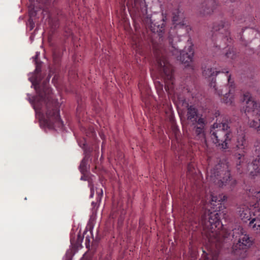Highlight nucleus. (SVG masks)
Masks as SVG:
<instances>
[{
  "label": "nucleus",
  "instance_id": "23",
  "mask_svg": "<svg viewBox=\"0 0 260 260\" xmlns=\"http://www.w3.org/2000/svg\"><path fill=\"white\" fill-rule=\"evenodd\" d=\"M249 125L250 127H253L257 129V131H260V119L258 120L253 119L249 121Z\"/></svg>",
  "mask_w": 260,
  "mask_h": 260
},
{
  "label": "nucleus",
  "instance_id": "8",
  "mask_svg": "<svg viewBox=\"0 0 260 260\" xmlns=\"http://www.w3.org/2000/svg\"><path fill=\"white\" fill-rule=\"evenodd\" d=\"M172 21L175 29L182 28L185 30V32H187L188 30H191L189 23L185 17L183 11L179 8H175L173 10Z\"/></svg>",
  "mask_w": 260,
  "mask_h": 260
},
{
  "label": "nucleus",
  "instance_id": "49",
  "mask_svg": "<svg viewBox=\"0 0 260 260\" xmlns=\"http://www.w3.org/2000/svg\"><path fill=\"white\" fill-rule=\"evenodd\" d=\"M83 146L84 147V146H85L86 144H85V143H84V144H83Z\"/></svg>",
  "mask_w": 260,
  "mask_h": 260
},
{
  "label": "nucleus",
  "instance_id": "27",
  "mask_svg": "<svg viewBox=\"0 0 260 260\" xmlns=\"http://www.w3.org/2000/svg\"><path fill=\"white\" fill-rule=\"evenodd\" d=\"M91 150L90 148L86 147L84 149V157L83 158L89 159L90 157Z\"/></svg>",
  "mask_w": 260,
  "mask_h": 260
},
{
  "label": "nucleus",
  "instance_id": "31",
  "mask_svg": "<svg viewBox=\"0 0 260 260\" xmlns=\"http://www.w3.org/2000/svg\"><path fill=\"white\" fill-rule=\"evenodd\" d=\"M254 208H257V211H260V199L254 205Z\"/></svg>",
  "mask_w": 260,
  "mask_h": 260
},
{
  "label": "nucleus",
  "instance_id": "26",
  "mask_svg": "<svg viewBox=\"0 0 260 260\" xmlns=\"http://www.w3.org/2000/svg\"><path fill=\"white\" fill-rule=\"evenodd\" d=\"M253 221H250L249 222V226L252 229L253 231H254L256 233H260V225H254Z\"/></svg>",
  "mask_w": 260,
  "mask_h": 260
},
{
  "label": "nucleus",
  "instance_id": "25",
  "mask_svg": "<svg viewBox=\"0 0 260 260\" xmlns=\"http://www.w3.org/2000/svg\"><path fill=\"white\" fill-rule=\"evenodd\" d=\"M225 55L227 58L232 59H235L236 57L235 51H234L233 48H230L229 50L225 53Z\"/></svg>",
  "mask_w": 260,
  "mask_h": 260
},
{
  "label": "nucleus",
  "instance_id": "38",
  "mask_svg": "<svg viewBox=\"0 0 260 260\" xmlns=\"http://www.w3.org/2000/svg\"><path fill=\"white\" fill-rule=\"evenodd\" d=\"M93 195H94V191H93V190L92 188H91L90 189V198H92L93 197Z\"/></svg>",
  "mask_w": 260,
  "mask_h": 260
},
{
  "label": "nucleus",
  "instance_id": "28",
  "mask_svg": "<svg viewBox=\"0 0 260 260\" xmlns=\"http://www.w3.org/2000/svg\"><path fill=\"white\" fill-rule=\"evenodd\" d=\"M177 31V34L179 36H184L188 34L190 30H188L187 32H185V30L182 28L175 29Z\"/></svg>",
  "mask_w": 260,
  "mask_h": 260
},
{
  "label": "nucleus",
  "instance_id": "32",
  "mask_svg": "<svg viewBox=\"0 0 260 260\" xmlns=\"http://www.w3.org/2000/svg\"><path fill=\"white\" fill-rule=\"evenodd\" d=\"M90 243V239L89 236H86L85 238V245L86 247H88L89 246Z\"/></svg>",
  "mask_w": 260,
  "mask_h": 260
},
{
  "label": "nucleus",
  "instance_id": "16",
  "mask_svg": "<svg viewBox=\"0 0 260 260\" xmlns=\"http://www.w3.org/2000/svg\"><path fill=\"white\" fill-rule=\"evenodd\" d=\"M237 147L239 149L243 150L247 146V143L245 139V133L242 130L238 131Z\"/></svg>",
  "mask_w": 260,
  "mask_h": 260
},
{
  "label": "nucleus",
  "instance_id": "21",
  "mask_svg": "<svg viewBox=\"0 0 260 260\" xmlns=\"http://www.w3.org/2000/svg\"><path fill=\"white\" fill-rule=\"evenodd\" d=\"M88 160L89 159L83 158L80 162L79 169L82 174H85V173L87 171V163Z\"/></svg>",
  "mask_w": 260,
  "mask_h": 260
},
{
  "label": "nucleus",
  "instance_id": "24",
  "mask_svg": "<svg viewBox=\"0 0 260 260\" xmlns=\"http://www.w3.org/2000/svg\"><path fill=\"white\" fill-rule=\"evenodd\" d=\"M254 154L257 158L260 157V140H256L254 143Z\"/></svg>",
  "mask_w": 260,
  "mask_h": 260
},
{
  "label": "nucleus",
  "instance_id": "2",
  "mask_svg": "<svg viewBox=\"0 0 260 260\" xmlns=\"http://www.w3.org/2000/svg\"><path fill=\"white\" fill-rule=\"evenodd\" d=\"M231 119L227 116L223 117L220 123H215L213 125L214 129L211 130V140L217 146L222 149L228 148V143L232 138V133L229 124Z\"/></svg>",
  "mask_w": 260,
  "mask_h": 260
},
{
  "label": "nucleus",
  "instance_id": "29",
  "mask_svg": "<svg viewBox=\"0 0 260 260\" xmlns=\"http://www.w3.org/2000/svg\"><path fill=\"white\" fill-rule=\"evenodd\" d=\"M250 221H253L254 225H260V215L258 217L253 218Z\"/></svg>",
  "mask_w": 260,
  "mask_h": 260
},
{
  "label": "nucleus",
  "instance_id": "12",
  "mask_svg": "<svg viewBox=\"0 0 260 260\" xmlns=\"http://www.w3.org/2000/svg\"><path fill=\"white\" fill-rule=\"evenodd\" d=\"M186 117L188 125L197 123L200 118H204L200 114L198 109L196 106L186 103Z\"/></svg>",
  "mask_w": 260,
  "mask_h": 260
},
{
  "label": "nucleus",
  "instance_id": "30",
  "mask_svg": "<svg viewBox=\"0 0 260 260\" xmlns=\"http://www.w3.org/2000/svg\"><path fill=\"white\" fill-rule=\"evenodd\" d=\"M83 240V236H81L80 234H78L77 236V239L76 241V243L77 245L80 244Z\"/></svg>",
  "mask_w": 260,
  "mask_h": 260
},
{
  "label": "nucleus",
  "instance_id": "35",
  "mask_svg": "<svg viewBox=\"0 0 260 260\" xmlns=\"http://www.w3.org/2000/svg\"><path fill=\"white\" fill-rule=\"evenodd\" d=\"M213 80H214V79H213V78H212V81H211V83H210V85H211V87H212V86H213V88H215V90H216V88H215V82H213Z\"/></svg>",
  "mask_w": 260,
  "mask_h": 260
},
{
  "label": "nucleus",
  "instance_id": "44",
  "mask_svg": "<svg viewBox=\"0 0 260 260\" xmlns=\"http://www.w3.org/2000/svg\"><path fill=\"white\" fill-rule=\"evenodd\" d=\"M238 19L239 20H240V21H242V18H238Z\"/></svg>",
  "mask_w": 260,
  "mask_h": 260
},
{
  "label": "nucleus",
  "instance_id": "17",
  "mask_svg": "<svg viewBox=\"0 0 260 260\" xmlns=\"http://www.w3.org/2000/svg\"><path fill=\"white\" fill-rule=\"evenodd\" d=\"M222 199H219L217 197H212L210 203V206L212 211L210 212H218L220 211L222 208L221 206Z\"/></svg>",
  "mask_w": 260,
  "mask_h": 260
},
{
  "label": "nucleus",
  "instance_id": "51",
  "mask_svg": "<svg viewBox=\"0 0 260 260\" xmlns=\"http://www.w3.org/2000/svg\"><path fill=\"white\" fill-rule=\"evenodd\" d=\"M258 53H259V56H260V52H259Z\"/></svg>",
  "mask_w": 260,
  "mask_h": 260
},
{
  "label": "nucleus",
  "instance_id": "34",
  "mask_svg": "<svg viewBox=\"0 0 260 260\" xmlns=\"http://www.w3.org/2000/svg\"><path fill=\"white\" fill-rule=\"evenodd\" d=\"M63 260H72V257L71 254H66V256L63 258Z\"/></svg>",
  "mask_w": 260,
  "mask_h": 260
},
{
  "label": "nucleus",
  "instance_id": "45",
  "mask_svg": "<svg viewBox=\"0 0 260 260\" xmlns=\"http://www.w3.org/2000/svg\"><path fill=\"white\" fill-rule=\"evenodd\" d=\"M91 204L92 205H94L95 204V203L94 202H92Z\"/></svg>",
  "mask_w": 260,
  "mask_h": 260
},
{
  "label": "nucleus",
  "instance_id": "4",
  "mask_svg": "<svg viewBox=\"0 0 260 260\" xmlns=\"http://www.w3.org/2000/svg\"><path fill=\"white\" fill-rule=\"evenodd\" d=\"M231 240L234 239V243L233 246V250L236 254H239V250H243L244 251V255L242 257H244L246 255L245 254L247 249L250 248L253 243V239L252 237H250L249 235L244 234L239 230L235 229L232 230L228 235L226 236L225 238Z\"/></svg>",
  "mask_w": 260,
  "mask_h": 260
},
{
  "label": "nucleus",
  "instance_id": "5",
  "mask_svg": "<svg viewBox=\"0 0 260 260\" xmlns=\"http://www.w3.org/2000/svg\"><path fill=\"white\" fill-rule=\"evenodd\" d=\"M207 175L211 181L219 187H223L229 184L234 186L236 184V180L231 178L230 171L219 164L211 169L210 172L208 171Z\"/></svg>",
  "mask_w": 260,
  "mask_h": 260
},
{
  "label": "nucleus",
  "instance_id": "13",
  "mask_svg": "<svg viewBox=\"0 0 260 260\" xmlns=\"http://www.w3.org/2000/svg\"><path fill=\"white\" fill-rule=\"evenodd\" d=\"M244 112L248 118L260 115V104L249 99L246 102Z\"/></svg>",
  "mask_w": 260,
  "mask_h": 260
},
{
  "label": "nucleus",
  "instance_id": "7",
  "mask_svg": "<svg viewBox=\"0 0 260 260\" xmlns=\"http://www.w3.org/2000/svg\"><path fill=\"white\" fill-rule=\"evenodd\" d=\"M157 19L158 21L155 19L152 20L151 17L148 15L144 18L143 21L153 33L158 35L159 41H160L163 40L166 17L162 14L159 19Z\"/></svg>",
  "mask_w": 260,
  "mask_h": 260
},
{
  "label": "nucleus",
  "instance_id": "20",
  "mask_svg": "<svg viewBox=\"0 0 260 260\" xmlns=\"http://www.w3.org/2000/svg\"><path fill=\"white\" fill-rule=\"evenodd\" d=\"M219 73V72H217L216 71H214V69H212L211 68H206L203 72V75L206 77H213L217 75V74Z\"/></svg>",
  "mask_w": 260,
  "mask_h": 260
},
{
  "label": "nucleus",
  "instance_id": "33",
  "mask_svg": "<svg viewBox=\"0 0 260 260\" xmlns=\"http://www.w3.org/2000/svg\"><path fill=\"white\" fill-rule=\"evenodd\" d=\"M29 22L30 24V30H31L35 26V23L33 22L31 18L29 19Z\"/></svg>",
  "mask_w": 260,
  "mask_h": 260
},
{
  "label": "nucleus",
  "instance_id": "41",
  "mask_svg": "<svg viewBox=\"0 0 260 260\" xmlns=\"http://www.w3.org/2000/svg\"><path fill=\"white\" fill-rule=\"evenodd\" d=\"M134 1L135 5H136L137 4V3H138V0H134Z\"/></svg>",
  "mask_w": 260,
  "mask_h": 260
},
{
  "label": "nucleus",
  "instance_id": "10",
  "mask_svg": "<svg viewBox=\"0 0 260 260\" xmlns=\"http://www.w3.org/2000/svg\"><path fill=\"white\" fill-rule=\"evenodd\" d=\"M202 223L207 228L213 230L220 224L219 213L215 212H206L202 216Z\"/></svg>",
  "mask_w": 260,
  "mask_h": 260
},
{
  "label": "nucleus",
  "instance_id": "42",
  "mask_svg": "<svg viewBox=\"0 0 260 260\" xmlns=\"http://www.w3.org/2000/svg\"><path fill=\"white\" fill-rule=\"evenodd\" d=\"M71 243H72V244H73L74 241H73V238H71Z\"/></svg>",
  "mask_w": 260,
  "mask_h": 260
},
{
  "label": "nucleus",
  "instance_id": "47",
  "mask_svg": "<svg viewBox=\"0 0 260 260\" xmlns=\"http://www.w3.org/2000/svg\"><path fill=\"white\" fill-rule=\"evenodd\" d=\"M230 76L228 77V81H230Z\"/></svg>",
  "mask_w": 260,
  "mask_h": 260
},
{
  "label": "nucleus",
  "instance_id": "48",
  "mask_svg": "<svg viewBox=\"0 0 260 260\" xmlns=\"http://www.w3.org/2000/svg\"><path fill=\"white\" fill-rule=\"evenodd\" d=\"M255 193H256L257 194H260V192H255Z\"/></svg>",
  "mask_w": 260,
  "mask_h": 260
},
{
  "label": "nucleus",
  "instance_id": "6",
  "mask_svg": "<svg viewBox=\"0 0 260 260\" xmlns=\"http://www.w3.org/2000/svg\"><path fill=\"white\" fill-rule=\"evenodd\" d=\"M178 41H179L178 37H169V42L170 44L169 51L178 60L188 66L192 61L194 54L192 46H189L187 48L184 47V49H181L178 45L176 44Z\"/></svg>",
  "mask_w": 260,
  "mask_h": 260
},
{
  "label": "nucleus",
  "instance_id": "46",
  "mask_svg": "<svg viewBox=\"0 0 260 260\" xmlns=\"http://www.w3.org/2000/svg\"><path fill=\"white\" fill-rule=\"evenodd\" d=\"M235 1V0H230V1H231L232 3L234 2Z\"/></svg>",
  "mask_w": 260,
  "mask_h": 260
},
{
  "label": "nucleus",
  "instance_id": "11",
  "mask_svg": "<svg viewBox=\"0 0 260 260\" xmlns=\"http://www.w3.org/2000/svg\"><path fill=\"white\" fill-rule=\"evenodd\" d=\"M205 118H200L197 123L190 124L188 126L189 131H191L192 134L200 139H205V125L206 124Z\"/></svg>",
  "mask_w": 260,
  "mask_h": 260
},
{
  "label": "nucleus",
  "instance_id": "37",
  "mask_svg": "<svg viewBox=\"0 0 260 260\" xmlns=\"http://www.w3.org/2000/svg\"><path fill=\"white\" fill-rule=\"evenodd\" d=\"M203 252H204V253L205 254V260H210V258L208 256V254L205 253V251H203Z\"/></svg>",
  "mask_w": 260,
  "mask_h": 260
},
{
  "label": "nucleus",
  "instance_id": "18",
  "mask_svg": "<svg viewBox=\"0 0 260 260\" xmlns=\"http://www.w3.org/2000/svg\"><path fill=\"white\" fill-rule=\"evenodd\" d=\"M238 212L239 216L243 222H246L251 219L250 209L247 206H243L241 207Z\"/></svg>",
  "mask_w": 260,
  "mask_h": 260
},
{
  "label": "nucleus",
  "instance_id": "9",
  "mask_svg": "<svg viewBox=\"0 0 260 260\" xmlns=\"http://www.w3.org/2000/svg\"><path fill=\"white\" fill-rule=\"evenodd\" d=\"M157 66L162 77L173 84L174 76L172 66L164 58L157 57Z\"/></svg>",
  "mask_w": 260,
  "mask_h": 260
},
{
  "label": "nucleus",
  "instance_id": "36",
  "mask_svg": "<svg viewBox=\"0 0 260 260\" xmlns=\"http://www.w3.org/2000/svg\"><path fill=\"white\" fill-rule=\"evenodd\" d=\"M216 241L217 242V243H219L218 244H216V245L217 244H219V247H221V243H222V242L220 241V240L219 239V237L216 240Z\"/></svg>",
  "mask_w": 260,
  "mask_h": 260
},
{
  "label": "nucleus",
  "instance_id": "39",
  "mask_svg": "<svg viewBox=\"0 0 260 260\" xmlns=\"http://www.w3.org/2000/svg\"><path fill=\"white\" fill-rule=\"evenodd\" d=\"M38 56V54H37L36 55L35 57H34V59H35V61H36V60H37V58Z\"/></svg>",
  "mask_w": 260,
  "mask_h": 260
},
{
  "label": "nucleus",
  "instance_id": "50",
  "mask_svg": "<svg viewBox=\"0 0 260 260\" xmlns=\"http://www.w3.org/2000/svg\"><path fill=\"white\" fill-rule=\"evenodd\" d=\"M80 147H81L82 148H83V146H81V145H80Z\"/></svg>",
  "mask_w": 260,
  "mask_h": 260
},
{
  "label": "nucleus",
  "instance_id": "19",
  "mask_svg": "<svg viewBox=\"0 0 260 260\" xmlns=\"http://www.w3.org/2000/svg\"><path fill=\"white\" fill-rule=\"evenodd\" d=\"M236 156L238 158V160L236 162V168L238 172L239 173H241L242 172V170L241 168L242 167L244 163V155L243 153H238Z\"/></svg>",
  "mask_w": 260,
  "mask_h": 260
},
{
  "label": "nucleus",
  "instance_id": "14",
  "mask_svg": "<svg viewBox=\"0 0 260 260\" xmlns=\"http://www.w3.org/2000/svg\"><path fill=\"white\" fill-rule=\"evenodd\" d=\"M216 6L215 0H204L200 5L199 12L204 16L210 15L215 9Z\"/></svg>",
  "mask_w": 260,
  "mask_h": 260
},
{
  "label": "nucleus",
  "instance_id": "40",
  "mask_svg": "<svg viewBox=\"0 0 260 260\" xmlns=\"http://www.w3.org/2000/svg\"><path fill=\"white\" fill-rule=\"evenodd\" d=\"M81 180H85V179L84 178V176H81V178H80Z\"/></svg>",
  "mask_w": 260,
  "mask_h": 260
},
{
  "label": "nucleus",
  "instance_id": "1",
  "mask_svg": "<svg viewBox=\"0 0 260 260\" xmlns=\"http://www.w3.org/2000/svg\"><path fill=\"white\" fill-rule=\"evenodd\" d=\"M36 69L34 73H31L32 76L29 80L32 83L38 96L29 98L28 100L34 107L36 113L42 115V122L44 125L49 129H53L55 127H62L63 121L59 115V110L57 102L54 101L51 95L52 90L48 86L47 82L40 85L42 62L36 61Z\"/></svg>",
  "mask_w": 260,
  "mask_h": 260
},
{
  "label": "nucleus",
  "instance_id": "15",
  "mask_svg": "<svg viewBox=\"0 0 260 260\" xmlns=\"http://www.w3.org/2000/svg\"><path fill=\"white\" fill-rule=\"evenodd\" d=\"M250 174L253 176H256L260 173V157L256 158L253 159L251 163L248 166Z\"/></svg>",
  "mask_w": 260,
  "mask_h": 260
},
{
  "label": "nucleus",
  "instance_id": "43",
  "mask_svg": "<svg viewBox=\"0 0 260 260\" xmlns=\"http://www.w3.org/2000/svg\"><path fill=\"white\" fill-rule=\"evenodd\" d=\"M256 17H258L260 18V14H258V13L256 14Z\"/></svg>",
  "mask_w": 260,
  "mask_h": 260
},
{
  "label": "nucleus",
  "instance_id": "3",
  "mask_svg": "<svg viewBox=\"0 0 260 260\" xmlns=\"http://www.w3.org/2000/svg\"><path fill=\"white\" fill-rule=\"evenodd\" d=\"M229 26L227 22L223 20L214 22L212 27L211 39L213 41H216V47L224 48L225 46H229L232 42L230 32L229 30Z\"/></svg>",
  "mask_w": 260,
  "mask_h": 260
},
{
  "label": "nucleus",
  "instance_id": "22",
  "mask_svg": "<svg viewBox=\"0 0 260 260\" xmlns=\"http://www.w3.org/2000/svg\"><path fill=\"white\" fill-rule=\"evenodd\" d=\"M231 93V90H229L228 93V92L224 93L222 91V90L221 91V92H218L219 95H224V98L223 99V102H224L226 104H230V105H231L232 104V101L231 98H229V99L228 98V95Z\"/></svg>",
  "mask_w": 260,
  "mask_h": 260
}]
</instances>
